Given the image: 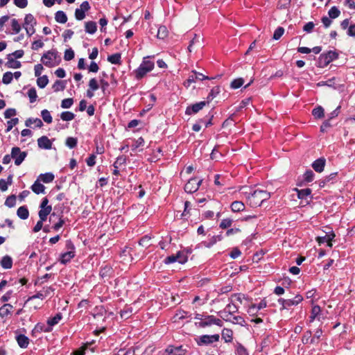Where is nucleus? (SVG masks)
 <instances>
[{
    "instance_id": "obj_39",
    "label": "nucleus",
    "mask_w": 355,
    "mask_h": 355,
    "mask_svg": "<svg viewBox=\"0 0 355 355\" xmlns=\"http://www.w3.org/2000/svg\"><path fill=\"white\" fill-rule=\"evenodd\" d=\"M49 83V78L47 76L37 77V85L40 88H44Z\"/></svg>"
},
{
    "instance_id": "obj_31",
    "label": "nucleus",
    "mask_w": 355,
    "mask_h": 355,
    "mask_svg": "<svg viewBox=\"0 0 355 355\" xmlns=\"http://www.w3.org/2000/svg\"><path fill=\"white\" fill-rule=\"evenodd\" d=\"M62 315L61 313H58L54 317L50 318L47 320V325L52 328L53 326L59 323L62 320Z\"/></svg>"
},
{
    "instance_id": "obj_5",
    "label": "nucleus",
    "mask_w": 355,
    "mask_h": 355,
    "mask_svg": "<svg viewBox=\"0 0 355 355\" xmlns=\"http://www.w3.org/2000/svg\"><path fill=\"white\" fill-rule=\"evenodd\" d=\"M58 58V52L55 49H51L44 53L42 58L41 62L48 67L55 66V60Z\"/></svg>"
},
{
    "instance_id": "obj_43",
    "label": "nucleus",
    "mask_w": 355,
    "mask_h": 355,
    "mask_svg": "<svg viewBox=\"0 0 355 355\" xmlns=\"http://www.w3.org/2000/svg\"><path fill=\"white\" fill-rule=\"evenodd\" d=\"M54 92H57L59 91H62L65 88V84L64 81L57 80L52 86Z\"/></svg>"
},
{
    "instance_id": "obj_16",
    "label": "nucleus",
    "mask_w": 355,
    "mask_h": 355,
    "mask_svg": "<svg viewBox=\"0 0 355 355\" xmlns=\"http://www.w3.org/2000/svg\"><path fill=\"white\" fill-rule=\"evenodd\" d=\"M325 164L326 159L324 157H320L315 160L311 166L315 171L321 173L324 171Z\"/></svg>"
},
{
    "instance_id": "obj_49",
    "label": "nucleus",
    "mask_w": 355,
    "mask_h": 355,
    "mask_svg": "<svg viewBox=\"0 0 355 355\" xmlns=\"http://www.w3.org/2000/svg\"><path fill=\"white\" fill-rule=\"evenodd\" d=\"M65 144L67 146L72 149L77 146L78 139L75 137H69L67 138Z\"/></svg>"
},
{
    "instance_id": "obj_61",
    "label": "nucleus",
    "mask_w": 355,
    "mask_h": 355,
    "mask_svg": "<svg viewBox=\"0 0 355 355\" xmlns=\"http://www.w3.org/2000/svg\"><path fill=\"white\" fill-rule=\"evenodd\" d=\"M233 220L230 218H225L222 220L219 227L222 229H226L230 227L232 224Z\"/></svg>"
},
{
    "instance_id": "obj_46",
    "label": "nucleus",
    "mask_w": 355,
    "mask_h": 355,
    "mask_svg": "<svg viewBox=\"0 0 355 355\" xmlns=\"http://www.w3.org/2000/svg\"><path fill=\"white\" fill-rule=\"evenodd\" d=\"M41 116H42V119L44 120V121L46 122V123H52V116H51V113H50V112L49 110H43L41 112Z\"/></svg>"
},
{
    "instance_id": "obj_35",
    "label": "nucleus",
    "mask_w": 355,
    "mask_h": 355,
    "mask_svg": "<svg viewBox=\"0 0 355 355\" xmlns=\"http://www.w3.org/2000/svg\"><path fill=\"white\" fill-rule=\"evenodd\" d=\"M97 30L96 23L94 21H87L85 23V31L89 34H94Z\"/></svg>"
},
{
    "instance_id": "obj_62",
    "label": "nucleus",
    "mask_w": 355,
    "mask_h": 355,
    "mask_svg": "<svg viewBox=\"0 0 355 355\" xmlns=\"http://www.w3.org/2000/svg\"><path fill=\"white\" fill-rule=\"evenodd\" d=\"M144 144V139L142 137H139L137 139H136L134 142V144L132 145V149L136 150L137 148L143 146Z\"/></svg>"
},
{
    "instance_id": "obj_10",
    "label": "nucleus",
    "mask_w": 355,
    "mask_h": 355,
    "mask_svg": "<svg viewBox=\"0 0 355 355\" xmlns=\"http://www.w3.org/2000/svg\"><path fill=\"white\" fill-rule=\"evenodd\" d=\"M187 259L188 258L187 254H185L183 252L180 251L175 255H171L167 257L164 259V262L166 264H170L175 262H178L180 263L183 264L187 261Z\"/></svg>"
},
{
    "instance_id": "obj_55",
    "label": "nucleus",
    "mask_w": 355,
    "mask_h": 355,
    "mask_svg": "<svg viewBox=\"0 0 355 355\" xmlns=\"http://www.w3.org/2000/svg\"><path fill=\"white\" fill-rule=\"evenodd\" d=\"M73 103V100L71 98H64L61 102V107L63 109L70 108Z\"/></svg>"
},
{
    "instance_id": "obj_32",
    "label": "nucleus",
    "mask_w": 355,
    "mask_h": 355,
    "mask_svg": "<svg viewBox=\"0 0 355 355\" xmlns=\"http://www.w3.org/2000/svg\"><path fill=\"white\" fill-rule=\"evenodd\" d=\"M321 312L320 307L318 305L313 306L311 309V315L309 317V322H313L318 318Z\"/></svg>"
},
{
    "instance_id": "obj_50",
    "label": "nucleus",
    "mask_w": 355,
    "mask_h": 355,
    "mask_svg": "<svg viewBox=\"0 0 355 355\" xmlns=\"http://www.w3.org/2000/svg\"><path fill=\"white\" fill-rule=\"evenodd\" d=\"M168 35V31L166 26H162L157 30V37L159 39H164Z\"/></svg>"
},
{
    "instance_id": "obj_60",
    "label": "nucleus",
    "mask_w": 355,
    "mask_h": 355,
    "mask_svg": "<svg viewBox=\"0 0 355 355\" xmlns=\"http://www.w3.org/2000/svg\"><path fill=\"white\" fill-rule=\"evenodd\" d=\"M88 85H89V89L94 90V91L97 90L100 87L97 80L94 78L90 79Z\"/></svg>"
},
{
    "instance_id": "obj_13",
    "label": "nucleus",
    "mask_w": 355,
    "mask_h": 355,
    "mask_svg": "<svg viewBox=\"0 0 355 355\" xmlns=\"http://www.w3.org/2000/svg\"><path fill=\"white\" fill-rule=\"evenodd\" d=\"M206 105H207L206 101H200L199 103H196L195 104L189 105L187 107V109L185 110V114L187 115H191L193 114H196L200 110H201Z\"/></svg>"
},
{
    "instance_id": "obj_36",
    "label": "nucleus",
    "mask_w": 355,
    "mask_h": 355,
    "mask_svg": "<svg viewBox=\"0 0 355 355\" xmlns=\"http://www.w3.org/2000/svg\"><path fill=\"white\" fill-rule=\"evenodd\" d=\"M121 55L119 53L112 54L107 57L108 62L114 64H120L121 62Z\"/></svg>"
},
{
    "instance_id": "obj_51",
    "label": "nucleus",
    "mask_w": 355,
    "mask_h": 355,
    "mask_svg": "<svg viewBox=\"0 0 355 355\" xmlns=\"http://www.w3.org/2000/svg\"><path fill=\"white\" fill-rule=\"evenodd\" d=\"M16 205V196L15 195H11L8 196L6 201H5V205L11 208L15 207Z\"/></svg>"
},
{
    "instance_id": "obj_58",
    "label": "nucleus",
    "mask_w": 355,
    "mask_h": 355,
    "mask_svg": "<svg viewBox=\"0 0 355 355\" xmlns=\"http://www.w3.org/2000/svg\"><path fill=\"white\" fill-rule=\"evenodd\" d=\"M151 238L148 236H144L139 240V245L144 248H148L150 245Z\"/></svg>"
},
{
    "instance_id": "obj_52",
    "label": "nucleus",
    "mask_w": 355,
    "mask_h": 355,
    "mask_svg": "<svg viewBox=\"0 0 355 355\" xmlns=\"http://www.w3.org/2000/svg\"><path fill=\"white\" fill-rule=\"evenodd\" d=\"M12 78H13L12 73L10 71H8V72H6L3 75L2 82L3 84L8 85L12 82Z\"/></svg>"
},
{
    "instance_id": "obj_11",
    "label": "nucleus",
    "mask_w": 355,
    "mask_h": 355,
    "mask_svg": "<svg viewBox=\"0 0 355 355\" xmlns=\"http://www.w3.org/2000/svg\"><path fill=\"white\" fill-rule=\"evenodd\" d=\"M27 153L21 151L19 147H13L11 150V157L15 159V164L17 166L20 165L25 159Z\"/></svg>"
},
{
    "instance_id": "obj_14",
    "label": "nucleus",
    "mask_w": 355,
    "mask_h": 355,
    "mask_svg": "<svg viewBox=\"0 0 355 355\" xmlns=\"http://www.w3.org/2000/svg\"><path fill=\"white\" fill-rule=\"evenodd\" d=\"M193 74L190 75L187 80V81L184 83V85L187 87H189L190 85L193 83H195L196 80H206V79H211L208 76H206L203 75L201 73L193 71Z\"/></svg>"
},
{
    "instance_id": "obj_21",
    "label": "nucleus",
    "mask_w": 355,
    "mask_h": 355,
    "mask_svg": "<svg viewBox=\"0 0 355 355\" xmlns=\"http://www.w3.org/2000/svg\"><path fill=\"white\" fill-rule=\"evenodd\" d=\"M1 267L4 269H10L12 267V259L9 255L3 257L0 261Z\"/></svg>"
},
{
    "instance_id": "obj_24",
    "label": "nucleus",
    "mask_w": 355,
    "mask_h": 355,
    "mask_svg": "<svg viewBox=\"0 0 355 355\" xmlns=\"http://www.w3.org/2000/svg\"><path fill=\"white\" fill-rule=\"evenodd\" d=\"M52 331V328L50 327L49 325L46 327L44 324L42 323H37L35 328L33 329L32 333L33 334H35V333H40L42 331L44 332H50Z\"/></svg>"
},
{
    "instance_id": "obj_41",
    "label": "nucleus",
    "mask_w": 355,
    "mask_h": 355,
    "mask_svg": "<svg viewBox=\"0 0 355 355\" xmlns=\"http://www.w3.org/2000/svg\"><path fill=\"white\" fill-rule=\"evenodd\" d=\"M60 118L62 120L64 121H69L73 120L75 118V114L71 112H62L60 114Z\"/></svg>"
},
{
    "instance_id": "obj_56",
    "label": "nucleus",
    "mask_w": 355,
    "mask_h": 355,
    "mask_svg": "<svg viewBox=\"0 0 355 355\" xmlns=\"http://www.w3.org/2000/svg\"><path fill=\"white\" fill-rule=\"evenodd\" d=\"M19 123L18 118H13L11 120L7 121V128L6 130V132H10L12 128L16 125Z\"/></svg>"
},
{
    "instance_id": "obj_18",
    "label": "nucleus",
    "mask_w": 355,
    "mask_h": 355,
    "mask_svg": "<svg viewBox=\"0 0 355 355\" xmlns=\"http://www.w3.org/2000/svg\"><path fill=\"white\" fill-rule=\"evenodd\" d=\"M15 339L21 348H26L29 344V338L24 334H17L16 332Z\"/></svg>"
},
{
    "instance_id": "obj_3",
    "label": "nucleus",
    "mask_w": 355,
    "mask_h": 355,
    "mask_svg": "<svg viewBox=\"0 0 355 355\" xmlns=\"http://www.w3.org/2000/svg\"><path fill=\"white\" fill-rule=\"evenodd\" d=\"M338 58V53L335 51H329L327 53H322L318 58V67L324 68Z\"/></svg>"
},
{
    "instance_id": "obj_25",
    "label": "nucleus",
    "mask_w": 355,
    "mask_h": 355,
    "mask_svg": "<svg viewBox=\"0 0 355 355\" xmlns=\"http://www.w3.org/2000/svg\"><path fill=\"white\" fill-rule=\"evenodd\" d=\"M17 215L19 218L22 220L27 219L29 216L28 208L26 206L19 207L17 211Z\"/></svg>"
},
{
    "instance_id": "obj_27",
    "label": "nucleus",
    "mask_w": 355,
    "mask_h": 355,
    "mask_svg": "<svg viewBox=\"0 0 355 355\" xmlns=\"http://www.w3.org/2000/svg\"><path fill=\"white\" fill-rule=\"evenodd\" d=\"M7 59L8 62L6 63V66L8 68L19 69L21 67V62L19 61L15 60L13 58H12V55H8Z\"/></svg>"
},
{
    "instance_id": "obj_38",
    "label": "nucleus",
    "mask_w": 355,
    "mask_h": 355,
    "mask_svg": "<svg viewBox=\"0 0 355 355\" xmlns=\"http://www.w3.org/2000/svg\"><path fill=\"white\" fill-rule=\"evenodd\" d=\"M36 24V20L33 15L31 14H27L25 16L24 18V26H34Z\"/></svg>"
},
{
    "instance_id": "obj_4",
    "label": "nucleus",
    "mask_w": 355,
    "mask_h": 355,
    "mask_svg": "<svg viewBox=\"0 0 355 355\" xmlns=\"http://www.w3.org/2000/svg\"><path fill=\"white\" fill-rule=\"evenodd\" d=\"M196 326L200 328H205L207 327H211L214 324L217 325L218 327L223 326V322L219 318H216L212 315H205L203 320L201 321L197 322L195 323Z\"/></svg>"
},
{
    "instance_id": "obj_47",
    "label": "nucleus",
    "mask_w": 355,
    "mask_h": 355,
    "mask_svg": "<svg viewBox=\"0 0 355 355\" xmlns=\"http://www.w3.org/2000/svg\"><path fill=\"white\" fill-rule=\"evenodd\" d=\"M208 300L207 296L205 295L204 297L200 296H196L193 300V304H197L198 306H200L207 303Z\"/></svg>"
},
{
    "instance_id": "obj_64",
    "label": "nucleus",
    "mask_w": 355,
    "mask_h": 355,
    "mask_svg": "<svg viewBox=\"0 0 355 355\" xmlns=\"http://www.w3.org/2000/svg\"><path fill=\"white\" fill-rule=\"evenodd\" d=\"M236 355H248L246 349L241 344H238L236 351Z\"/></svg>"
},
{
    "instance_id": "obj_15",
    "label": "nucleus",
    "mask_w": 355,
    "mask_h": 355,
    "mask_svg": "<svg viewBox=\"0 0 355 355\" xmlns=\"http://www.w3.org/2000/svg\"><path fill=\"white\" fill-rule=\"evenodd\" d=\"M186 350L182 348V346L174 347L170 345L165 349V355H184Z\"/></svg>"
},
{
    "instance_id": "obj_8",
    "label": "nucleus",
    "mask_w": 355,
    "mask_h": 355,
    "mask_svg": "<svg viewBox=\"0 0 355 355\" xmlns=\"http://www.w3.org/2000/svg\"><path fill=\"white\" fill-rule=\"evenodd\" d=\"M303 300V297L300 295H297L293 299H284L279 298L278 300V303L282 306V309H288L292 306H296L300 304Z\"/></svg>"
},
{
    "instance_id": "obj_59",
    "label": "nucleus",
    "mask_w": 355,
    "mask_h": 355,
    "mask_svg": "<svg viewBox=\"0 0 355 355\" xmlns=\"http://www.w3.org/2000/svg\"><path fill=\"white\" fill-rule=\"evenodd\" d=\"M11 26L14 33H18L21 31V26L16 19H12L11 21Z\"/></svg>"
},
{
    "instance_id": "obj_40",
    "label": "nucleus",
    "mask_w": 355,
    "mask_h": 355,
    "mask_svg": "<svg viewBox=\"0 0 355 355\" xmlns=\"http://www.w3.org/2000/svg\"><path fill=\"white\" fill-rule=\"evenodd\" d=\"M220 93V87H213L208 96H207V104L210 102L211 101H212L218 94Z\"/></svg>"
},
{
    "instance_id": "obj_34",
    "label": "nucleus",
    "mask_w": 355,
    "mask_h": 355,
    "mask_svg": "<svg viewBox=\"0 0 355 355\" xmlns=\"http://www.w3.org/2000/svg\"><path fill=\"white\" fill-rule=\"evenodd\" d=\"M231 209L234 212H239L245 209V205L241 201H234L231 204Z\"/></svg>"
},
{
    "instance_id": "obj_53",
    "label": "nucleus",
    "mask_w": 355,
    "mask_h": 355,
    "mask_svg": "<svg viewBox=\"0 0 355 355\" xmlns=\"http://www.w3.org/2000/svg\"><path fill=\"white\" fill-rule=\"evenodd\" d=\"M244 83V80L241 78L234 79L231 83V88L232 89H239L241 87Z\"/></svg>"
},
{
    "instance_id": "obj_22",
    "label": "nucleus",
    "mask_w": 355,
    "mask_h": 355,
    "mask_svg": "<svg viewBox=\"0 0 355 355\" xmlns=\"http://www.w3.org/2000/svg\"><path fill=\"white\" fill-rule=\"evenodd\" d=\"M54 178L55 176L52 173H42L37 178L38 180L44 183H50L53 181Z\"/></svg>"
},
{
    "instance_id": "obj_37",
    "label": "nucleus",
    "mask_w": 355,
    "mask_h": 355,
    "mask_svg": "<svg viewBox=\"0 0 355 355\" xmlns=\"http://www.w3.org/2000/svg\"><path fill=\"white\" fill-rule=\"evenodd\" d=\"M312 333L311 331H306L302 338V341L304 344H308V343H311V344H313L315 343V340H314V338H313L312 336Z\"/></svg>"
},
{
    "instance_id": "obj_17",
    "label": "nucleus",
    "mask_w": 355,
    "mask_h": 355,
    "mask_svg": "<svg viewBox=\"0 0 355 355\" xmlns=\"http://www.w3.org/2000/svg\"><path fill=\"white\" fill-rule=\"evenodd\" d=\"M37 145L42 149H51L52 147V142L46 136H42L37 139Z\"/></svg>"
},
{
    "instance_id": "obj_20",
    "label": "nucleus",
    "mask_w": 355,
    "mask_h": 355,
    "mask_svg": "<svg viewBox=\"0 0 355 355\" xmlns=\"http://www.w3.org/2000/svg\"><path fill=\"white\" fill-rule=\"evenodd\" d=\"M31 190L35 194L44 193L45 192V187L40 182L38 179H37L33 185L31 187Z\"/></svg>"
},
{
    "instance_id": "obj_9",
    "label": "nucleus",
    "mask_w": 355,
    "mask_h": 355,
    "mask_svg": "<svg viewBox=\"0 0 355 355\" xmlns=\"http://www.w3.org/2000/svg\"><path fill=\"white\" fill-rule=\"evenodd\" d=\"M238 311V307L233 302V300H230V302L225 308L220 312L221 317L225 321H230V316Z\"/></svg>"
},
{
    "instance_id": "obj_6",
    "label": "nucleus",
    "mask_w": 355,
    "mask_h": 355,
    "mask_svg": "<svg viewBox=\"0 0 355 355\" xmlns=\"http://www.w3.org/2000/svg\"><path fill=\"white\" fill-rule=\"evenodd\" d=\"M66 248L68 251L61 254L60 258V262L62 264L67 263L75 257V246L71 241H67Z\"/></svg>"
},
{
    "instance_id": "obj_26",
    "label": "nucleus",
    "mask_w": 355,
    "mask_h": 355,
    "mask_svg": "<svg viewBox=\"0 0 355 355\" xmlns=\"http://www.w3.org/2000/svg\"><path fill=\"white\" fill-rule=\"evenodd\" d=\"M40 211L38 212V215L40 217V219H42V220H46L47 218V216L52 211V207H44V208H40Z\"/></svg>"
},
{
    "instance_id": "obj_45",
    "label": "nucleus",
    "mask_w": 355,
    "mask_h": 355,
    "mask_svg": "<svg viewBox=\"0 0 355 355\" xmlns=\"http://www.w3.org/2000/svg\"><path fill=\"white\" fill-rule=\"evenodd\" d=\"M312 114L316 119H321L324 116V109L321 106H318L313 110Z\"/></svg>"
},
{
    "instance_id": "obj_30",
    "label": "nucleus",
    "mask_w": 355,
    "mask_h": 355,
    "mask_svg": "<svg viewBox=\"0 0 355 355\" xmlns=\"http://www.w3.org/2000/svg\"><path fill=\"white\" fill-rule=\"evenodd\" d=\"M55 19L58 23L64 24L67 21V16L64 11L58 10L55 14Z\"/></svg>"
},
{
    "instance_id": "obj_29",
    "label": "nucleus",
    "mask_w": 355,
    "mask_h": 355,
    "mask_svg": "<svg viewBox=\"0 0 355 355\" xmlns=\"http://www.w3.org/2000/svg\"><path fill=\"white\" fill-rule=\"evenodd\" d=\"M13 306L10 304H5L0 308V317L3 318L10 314Z\"/></svg>"
},
{
    "instance_id": "obj_23",
    "label": "nucleus",
    "mask_w": 355,
    "mask_h": 355,
    "mask_svg": "<svg viewBox=\"0 0 355 355\" xmlns=\"http://www.w3.org/2000/svg\"><path fill=\"white\" fill-rule=\"evenodd\" d=\"M222 338L225 343H231L233 339V331L230 329L225 328L222 331Z\"/></svg>"
},
{
    "instance_id": "obj_2",
    "label": "nucleus",
    "mask_w": 355,
    "mask_h": 355,
    "mask_svg": "<svg viewBox=\"0 0 355 355\" xmlns=\"http://www.w3.org/2000/svg\"><path fill=\"white\" fill-rule=\"evenodd\" d=\"M151 57L146 56L143 58L139 67L134 71L135 77L137 80L144 78L147 73L151 71L154 68V62L150 60Z\"/></svg>"
},
{
    "instance_id": "obj_1",
    "label": "nucleus",
    "mask_w": 355,
    "mask_h": 355,
    "mask_svg": "<svg viewBox=\"0 0 355 355\" xmlns=\"http://www.w3.org/2000/svg\"><path fill=\"white\" fill-rule=\"evenodd\" d=\"M248 202L252 207H257L270 198V193L265 190L256 189L246 196Z\"/></svg>"
},
{
    "instance_id": "obj_48",
    "label": "nucleus",
    "mask_w": 355,
    "mask_h": 355,
    "mask_svg": "<svg viewBox=\"0 0 355 355\" xmlns=\"http://www.w3.org/2000/svg\"><path fill=\"white\" fill-rule=\"evenodd\" d=\"M315 174L311 170H307L303 175L304 181L311 182L314 180Z\"/></svg>"
},
{
    "instance_id": "obj_63",
    "label": "nucleus",
    "mask_w": 355,
    "mask_h": 355,
    "mask_svg": "<svg viewBox=\"0 0 355 355\" xmlns=\"http://www.w3.org/2000/svg\"><path fill=\"white\" fill-rule=\"evenodd\" d=\"M284 33V29L282 27H278L274 32L273 39L275 40H279Z\"/></svg>"
},
{
    "instance_id": "obj_54",
    "label": "nucleus",
    "mask_w": 355,
    "mask_h": 355,
    "mask_svg": "<svg viewBox=\"0 0 355 355\" xmlns=\"http://www.w3.org/2000/svg\"><path fill=\"white\" fill-rule=\"evenodd\" d=\"M28 96L29 98L31 103H34L36 101L37 98V92L35 88L32 87L28 92Z\"/></svg>"
},
{
    "instance_id": "obj_33",
    "label": "nucleus",
    "mask_w": 355,
    "mask_h": 355,
    "mask_svg": "<svg viewBox=\"0 0 355 355\" xmlns=\"http://www.w3.org/2000/svg\"><path fill=\"white\" fill-rule=\"evenodd\" d=\"M32 124H35V127H37V128H41L43 125V123H42V120L38 118H35V119L29 118L25 122V125L27 127L31 126Z\"/></svg>"
},
{
    "instance_id": "obj_44",
    "label": "nucleus",
    "mask_w": 355,
    "mask_h": 355,
    "mask_svg": "<svg viewBox=\"0 0 355 355\" xmlns=\"http://www.w3.org/2000/svg\"><path fill=\"white\" fill-rule=\"evenodd\" d=\"M340 14V11L336 6L331 7L328 12L329 17L331 19H336L338 17Z\"/></svg>"
},
{
    "instance_id": "obj_7",
    "label": "nucleus",
    "mask_w": 355,
    "mask_h": 355,
    "mask_svg": "<svg viewBox=\"0 0 355 355\" xmlns=\"http://www.w3.org/2000/svg\"><path fill=\"white\" fill-rule=\"evenodd\" d=\"M219 335H202L196 338L195 340L198 346L209 345L213 343L218 342L219 340Z\"/></svg>"
},
{
    "instance_id": "obj_57",
    "label": "nucleus",
    "mask_w": 355,
    "mask_h": 355,
    "mask_svg": "<svg viewBox=\"0 0 355 355\" xmlns=\"http://www.w3.org/2000/svg\"><path fill=\"white\" fill-rule=\"evenodd\" d=\"M125 162H126V157L125 156H123V155L119 156L116 158V160L113 164V166L115 168H119V167L120 166H121L122 164H125Z\"/></svg>"
},
{
    "instance_id": "obj_19",
    "label": "nucleus",
    "mask_w": 355,
    "mask_h": 355,
    "mask_svg": "<svg viewBox=\"0 0 355 355\" xmlns=\"http://www.w3.org/2000/svg\"><path fill=\"white\" fill-rule=\"evenodd\" d=\"M334 237H335V234L334 232H331L329 234H327L324 236H319V237H318L317 238V241L320 244V243H327V245L331 248L332 246L331 241L334 239Z\"/></svg>"
},
{
    "instance_id": "obj_12",
    "label": "nucleus",
    "mask_w": 355,
    "mask_h": 355,
    "mask_svg": "<svg viewBox=\"0 0 355 355\" xmlns=\"http://www.w3.org/2000/svg\"><path fill=\"white\" fill-rule=\"evenodd\" d=\"M202 182V180H198L196 178H191L184 186V191L187 193H192L196 192L200 184Z\"/></svg>"
},
{
    "instance_id": "obj_42",
    "label": "nucleus",
    "mask_w": 355,
    "mask_h": 355,
    "mask_svg": "<svg viewBox=\"0 0 355 355\" xmlns=\"http://www.w3.org/2000/svg\"><path fill=\"white\" fill-rule=\"evenodd\" d=\"M297 196L300 199H306L307 196H310L311 193V190L310 189H297Z\"/></svg>"
},
{
    "instance_id": "obj_28",
    "label": "nucleus",
    "mask_w": 355,
    "mask_h": 355,
    "mask_svg": "<svg viewBox=\"0 0 355 355\" xmlns=\"http://www.w3.org/2000/svg\"><path fill=\"white\" fill-rule=\"evenodd\" d=\"M267 306L266 302L263 300L257 304H252L248 309V313L250 314H254V311H259L263 308H266Z\"/></svg>"
}]
</instances>
